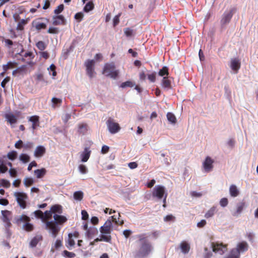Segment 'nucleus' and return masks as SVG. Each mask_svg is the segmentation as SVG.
Returning a JSON list of instances; mask_svg holds the SVG:
<instances>
[{
  "mask_svg": "<svg viewBox=\"0 0 258 258\" xmlns=\"http://www.w3.org/2000/svg\"><path fill=\"white\" fill-rule=\"evenodd\" d=\"M152 196L153 198H155L158 200L163 199V207L164 208L166 207L167 193L164 186L160 185H156L153 188L152 191Z\"/></svg>",
  "mask_w": 258,
  "mask_h": 258,
  "instance_id": "1",
  "label": "nucleus"
},
{
  "mask_svg": "<svg viewBox=\"0 0 258 258\" xmlns=\"http://www.w3.org/2000/svg\"><path fill=\"white\" fill-rule=\"evenodd\" d=\"M153 248L150 242L145 241L140 245V248L136 253V257L143 258L147 256L152 251Z\"/></svg>",
  "mask_w": 258,
  "mask_h": 258,
  "instance_id": "2",
  "label": "nucleus"
},
{
  "mask_svg": "<svg viewBox=\"0 0 258 258\" xmlns=\"http://www.w3.org/2000/svg\"><path fill=\"white\" fill-rule=\"evenodd\" d=\"M102 74L106 77L115 79L118 76L119 71L116 70L114 62L106 63L104 66Z\"/></svg>",
  "mask_w": 258,
  "mask_h": 258,
  "instance_id": "3",
  "label": "nucleus"
},
{
  "mask_svg": "<svg viewBox=\"0 0 258 258\" xmlns=\"http://www.w3.org/2000/svg\"><path fill=\"white\" fill-rule=\"evenodd\" d=\"M235 12V8H232L224 12L221 16L220 20V25L222 28H225L226 26L230 23L231 19Z\"/></svg>",
  "mask_w": 258,
  "mask_h": 258,
  "instance_id": "4",
  "label": "nucleus"
},
{
  "mask_svg": "<svg viewBox=\"0 0 258 258\" xmlns=\"http://www.w3.org/2000/svg\"><path fill=\"white\" fill-rule=\"evenodd\" d=\"M112 231V224L111 221L110 220H107L104 225L100 228V235H104V236L110 237V242H111V236L110 235Z\"/></svg>",
  "mask_w": 258,
  "mask_h": 258,
  "instance_id": "5",
  "label": "nucleus"
},
{
  "mask_svg": "<svg viewBox=\"0 0 258 258\" xmlns=\"http://www.w3.org/2000/svg\"><path fill=\"white\" fill-rule=\"evenodd\" d=\"M14 195L20 208L22 209H25L27 207L26 201L28 199L27 195L24 192H15Z\"/></svg>",
  "mask_w": 258,
  "mask_h": 258,
  "instance_id": "6",
  "label": "nucleus"
},
{
  "mask_svg": "<svg viewBox=\"0 0 258 258\" xmlns=\"http://www.w3.org/2000/svg\"><path fill=\"white\" fill-rule=\"evenodd\" d=\"M45 228L49 231L54 238L56 237L60 230V227L54 223V221L45 222Z\"/></svg>",
  "mask_w": 258,
  "mask_h": 258,
  "instance_id": "7",
  "label": "nucleus"
},
{
  "mask_svg": "<svg viewBox=\"0 0 258 258\" xmlns=\"http://www.w3.org/2000/svg\"><path fill=\"white\" fill-rule=\"evenodd\" d=\"M95 61L93 59H88L85 62L86 68V73L90 79L94 77L96 74L94 71Z\"/></svg>",
  "mask_w": 258,
  "mask_h": 258,
  "instance_id": "8",
  "label": "nucleus"
},
{
  "mask_svg": "<svg viewBox=\"0 0 258 258\" xmlns=\"http://www.w3.org/2000/svg\"><path fill=\"white\" fill-rule=\"evenodd\" d=\"M1 213L2 214V221L5 224V227L6 230H8L12 226V224L11 223L12 212L8 210H3Z\"/></svg>",
  "mask_w": 258,
  "mask_h": 258,
  "instance_id": "9",
  "label": "nucleus"
},
{
  "mask_svg": "<svg viewBox=\"0 0 258 258\" xmlns=\"http://www.w3.org/2000/svg\"><path fill=\"white\" fill-rule=\"evenodd\" d=\"M106 124L109 131L111 134H115L119 132L120 127L118 123L114 121L113 119L109 118L106 121Z\"/></svg>",
  "mask_w": 258,
  "mask_h": 258,
  "instance_id": "10",
  "label": "nucleus"
},
{
  "mask_svg": "<svg viewBox=\"0 0 258 258\" xmlns=\"http://www.w3.org/2000/svg\"><path fill=\"white\" fill-rule=\"evenodd\" d=\"M211 247L213 252L220 254H223L227 250L226 245H223L222 243L212 242Z\"/></svg>",
  "mask_w": 258,
  "mask_h": 258,
  "instance_id": "11",
  "label": "nucleus"
},
{
  "mask_svg": "<svg viewBox=\"0 0 258 258\" xmlns=\"http://www.w3.org/2000/svg\"><path fill=\"white\" fill-rule=\"evenodd\" d=\"M245 207L246 204L244 201L238 203L236 205L235 210L232 211V215L234 217H238Z\"/></svg>",
  "mask_w": 258,
  "mask_h": 258,
  "instance_id": "12",
  "label": "nucleus"
},
{
  "mask_svg": "<svg viewBox=\"0 0 258 258\" xmlns=\"http://www.w3.org/2000/svg\"><path fill=\"white\" fill-rule=\"evenodd\" d=\"M214 160L210 157L208 156L206 158L205 161L203 163V166L206 172L211 171L213 168Z\"/></svg>",
  "mask_w": 258,
  "mask_h": 258,
  "instance_id": "13",
  "label": "nucleus"
},
{
  "mask_svg": "<svg viewBox=\"0 0 258 258\" xmlns=\"http://www.w3.org/2000/svg\"><path fill=\"white\" fill-rule=\"evenodd\" d=\"M248 245L245 241H242L238 243L237 246L234 249H235L238 253L240 255V253H242L248 250Z\"/></svg>",
  "mask_w": 258,
  "mask_h": 258,
  "instance_id": "14",
  "label": "nucleus"
},
{
  "mask_svg": "<svg viewBox=\"0 0 258 258\" xmlns=\"http://www.w3.org/2000/svg\"><path fill=\"white\" fill-rule=\"evenodd\" d=\"M178 247L181 252L184 254H187L190 249V243L188 241L185 240L182 241L180 243Z\"/></svg>",
  "mask_w": 258,
  "mask_h": 258,
  "instance_id": "15",
  "label": "nucleus"
},
{
  "mask_svg": "<svg viewBox=\"0 0 258 258\" xmlns=\"http://www.w3.org/2000/svg\"><path fill=\"white\" fill-rule=\"evenodd\" d=\"M230 67L231 69L237 73L240 68V62L238 58H232L230 61Z\"/></svg>",
  "mask_w": 258,
  "mask_h": 258,
  "instance_id": "16",
  "label": "nucleus"
},
{
  "mask_svg": "<svg viewBox=\"0 0 258 258\" xmlns=\"http://www.w3.org/2000/svg\"><path fill=\"white\" fill-rule=\"evenodd\" d=\"M53 217L54 220V223H55L58 226V225H63L68 220L66 217L58 214H54Z\"/></svg>",
  "mask_w": 258,
  "mask_h": 258,
  "instance_id": "17",
  "label": "nucleus"
},
{
  "mask_svg": "<svg viewBox=\"0 0 258 258\" xmlns=\"http://www.w3.org/2000/svg\"><path fill=\"white\" fill-rule=\"evenodd\" d=\"M52 24L53 25H64L65 24L64 17L61 15L53 16Z\"/></svg>",
  "mask_w": 258,
  "mask_h": 258,
  "instance_id": "18",
  "label": "nucleus"
},
{
  "mask_svg": "<svg viewBox=\"0 0 258 258\" xmlns=\"http://www.w3.org/2000/svg\"><path fill=\"white\" fill-rule=\"evenodd\" d=\"M46 152L45 148L42 146H37L34 153V156L36 158H39L43 156Z\"/></svg>",
  "mask_w": 258,
  "mask_h": 258,
  "instance_id": "19",
  "label": "nucleus"
},
{
  "mask_svg": "<svg viewBox=\"0 0 258 258\" xmlns=\"http://www.w3.org/2000/svg\"><path fill=\"white\" fill-rule=\"evenodd\" d=\"M29 121L32 122V128L35 130L39 126V117L37 115H33L29 117Z\"/></svg>",
  "mask_w": 258,
  "mask_h": 258,
  "instance_id": "20",
  "label": "nucleus"
},
{
  "mask_svg": "<svg viewBox=\"0 0 258 258\" xmlns=\"http://www.w3.org/2000/svg\"><path fill=\"white\" fill-rule=\"evenodd\" d=\"M43 239V237L41 235H37L34 236L31 240L29 245L31 247H35L37 244L41 241Z\"/></svg>",
  "mask_w": 258,
  "mask_h": 258,
  "instance_id": "21",
  "label": "nucleus"
},
{
  "mask_svg": "<svg viewBox=\"0 0 258 258\" xmlns=\"http://www.w3.org/2000/svg\"><path fill=\"white\" fill-rule=\"evenodd\" d=\"M171 79L172 78H170L168 77H163L162 81V86L165 88L169 90L171 88Z\"/></svg>",
  "mask_w": 258,
  "mask_h": 258,
  "instance_id": "22",
  "label": "nucleus"
},
{
  "mask_svg": "<svg viewBox=\"0 0 258 258\" xmlns=\"http://www.w3.org/2000/svg\"><path fill=\"white\" fill-rule=\"evenodd\" d=\"M98 233V230L94 227H90L86 232V235L88 238H92Z\"/></svg>",
  "mask_w": 258,
  "mask_h": 258,
  "instance_id": "23",
  "label": "nucleus"
},
{
  "mask_svg": "<svg viewBox=\"0 0 258 258\" xmlns=\"http://www.w3.org/2000/svg\"><path fill=\"white\" fill-rule=\"evenodd\" d=\"M90 153L91 151L86 148L81 155L82 161L84 162H87L90 156Z\"/></svg>",
  "mask_w": 258,
  "mask_h": 258,
  "instance_id": "24",
  "label": "nucleus"
},
{
  "mask_svg": "<svg viewBox=\"0 0 258 258\" xmlns=\"http://www.w3.org/2000/svg\"><path fill=\"white\" fill-rule=\"evenodd\" d=\"M229 193L231 197H236L239 195V191L235 185L232 184L229 187Z\"/></svg>",
  "mask_w": 258,
  "mask_h": 258,
  "instance_id": "25",
  "label": "nucleus"
},
{
  "mask_svg": "<svg viewBox=\"0 0 258 258\" xmlns=\"http://www.w3.org/2000/svg\"><path fill=\"white\" fill-rule=\"evenodd\" d=\"M50 210L54 214H61L62 213V207L59 205H54L51 206Z\"/></svg>",
  "mask_w": 258,
  "mask_h": 258,
  "instance_id": "26",
  "label": "nucleus"
},
{
  "mask_svg": "<svg viewBox=\"0 0 258 258\" xmlns=\"http://www.w3.org/2000/svg\"><path fill=\"white\" fill-rule=\"evenodd\" d=\"M103 241L106 242H110V237L104 236V235H100V238L95 239L93 241L90 243V245H94L97 242Z\"/></svg>",
  "mask_w": 258,
  "mask_h": 258,
  "instance_id": "27",
  "label": "nucleus"
},
{
  "mask_svg": "<svg viewBox=\"0 0 258 258\" xmlns=\"http://www.w3.org/2000/svg\"><path fill=\"white\" fill-rule=\"evenodd\" d=\"M75 245V240L73 239V237H72L71 233H69L68 234V239L66 241V246L69 249H71V248L72 247H74Z\"/></svg>",
  "mask_w": 258,
  "mask_h": 258,
  "instance_id": "28",
  "label": "nucleus"
},
{
  "mask_svg": "<svg viewBox=\"0 0 258 258\" xmlns=\"http://www.w3.org/2000/svg\"><path fill=\"white\" fill-rule=\"evenodd\" d=\"M46 173V170L44 168L34 170V174L38 178L43 177L45 175Z\"/></svg>",
  "mask_w": 258,
  "mask_h": 258,
  "instance_id": "29",
  "label": "nucleus"
},
{
  "mask_svg": "<svg viewBox=\"0 0 258 258\" xmlns=\"http://www.w3.org/2000/svg\"><path fill=\"white\" fill-rule=\"evenodd\" d=\"M17 65L18 63L16 62L9 61L7 64L3 65V69L5 72H6L8 70L15 68Z\"/></svg>",
  "mask_w": 258,
  "mask_h": 258,
  "instance_id": "30",
  "label": "nucleus"
},
{
  "mask_svg": "<svg viewBox=\"0 0 258 258\" xmlns=\"http://www.w3.org/2000/svg\"><path fill=\"white\" fill-rule=\"evenodd\" d=\"M6 118L7 121L9 122L11 124L15 123L17 120L16 117L12 113L6 114Z\"/></svg>",
  "mask_w": 258,
  "mask_h": 258,
  "instance_id": "31",
  "label": "nucleus"
},
{
  "mask_svg": "<svg viewBox=\"0 0 258 258\" xmlns=\"http://www.w3.org/2000/svg\"><path fill=\"white\" fill-rule=\"evenodd\" d=\"M31 219L30 217L28 216L25 215H22L20 216L19 218L16 219V222L19 224L20 222H25L26 223L29 222L30 221Z\"/></svg>",
  "mask_w": 258,
  "mask_h": 258,
  "instance_id": "32",
  "label": "nucleus"
},
{
  "mask_svg": "<svg viewBox=\"0 0 258 258\" xmlns=\"http://www.w3.org/2000/svg\"><path fill=\"white\" fill-rule=\"evenodd\" d=\"M224 258H240V255L238 253L237 251L233 248L229 253Z\"/></svg>",
  "mask_w": 258,
  "mask_h": 258,
  "instance_id": "33",
  "label": "nucleus"
},
{
  "mask_svg": "<svg viewBox=\"0 0 258 258\" xmlns=\"http://www.w3.org/2000/svg\"><path fill=\"white\" fill-rule=\"evenodd\" d=\"M158 75L161 77H167L168 75H169L168 68L167 67H163L161 69L159 70Z\"/></svg>",
  "mask_w": 258,
  "mask_h": 258,
  "instance_id": "34",
  "label": "nucleus"
},
{
  "mask_svg": "<svg viewBox=\"0 0 258 258\" xmlns=\"http://www.w3.org/2000/svg\"><path fill=\"white\" fill-rule=\"evenodd\" d=\"M216 210V208L215 207H212L206 213L205 215V217L207 219L212 217L215 214Z\"/></svg>",
  "mask_w": 258,
  "mask_h": 258,
  "instance_id": "35",
  "label": "nucleus"
},
{
  "mask_svg": "<svg viewBox=\"0 0 258 258\" xmlns=\"http://www.w3.org/2000/svg\"><path fill=\"white\" fill-rule=\"evenodd\" d=\"M43 214V222L45 223V222L48 221V220L51 218L52 213L50 210L49 211H46Z\"/></svg>",
  "mask_w": 258,
  "mask_h": 258,
  "instance_id": "36",
  "label": "nucleus"
},
{
  "mask_svg": "<svg viewBox=\"0 0 258 258\" xmlns=\"http://www.w3.org/2000/svg\"><path fill=\"white\" fill-rule=\"evenodd\" d=\"M94 8V4L93 2L90 1L87 3L84 8V11L85 12H89L92 10Z\"/></svg>",
  "mask_w": 258,
  "mask_h": 258,
  "instance_id": "37",
  "label": "nucleus"
},
{
  "mask_svg": "<svg viewBox=\"0 0 258 258\" xmlns=\"http://www.w3.org/2000/svg\"><path fill=\"white\" fill-rule=\"evenodd\" d=\"M19 159L20 161H21L23 163H26L28 162H29L30 158L29 155H28L26 154L22 153L20 154L19 156Z\"/></svg>",
  "mask_w": 258,
  "mask_h": 258,
  "instance_id": "38",
  "label": "nucleus"
},
{
  "mask_svg": "<svg viewBox=\"0 0 258 258\" xmlns=\"http://www.w3.org/2000/svg\"><path fill=\"white\" fill-rule=\"evenodd\" d=\"M135 85V83L131 81H127L126 82H123L120 85V87L122 88H124L125 87H133Z\"/></svg>",
  "mask_w": 258,
  "mask_h": 258,
  "instance_id": "39",
  "label": "nucleus"
},
{
  "mask_svg": "<svg viewBox=\"0 0 258 258\" xmlns=\"http://www.w3.org/2000/svg\"><path fill=\"white\" fill-rule=\"evenodd\" d=\"M18 154L15 151H12L7 154V157L9 159L13 161L17 158Z\"/></svg>",
  "mask_w": 258,
  "mask_h": 258,
  "instance_id": "40",
  "label": "nucleus"
},
{
  "mask_svg": "<svg viewBox=\"0 0 258 258\" xmlns=\"http://www.w3.org/2000/svg\"><path fill=\"white\" fill-rule=\"evenodd\" d=\"M83 196H84L83 192L81 191H75L74 193V195H73L74 198L76 200H78V201H81L83 198Z\"/></svg>",
  "mask_w": 258,
  "mask_h": 258,
  "instance_id": "41",
  "label": "nucleus"
},
{
  "mask_svg": "<svg viewBox=\"0 0 258 258\" xmlns=\"http://www.w3.org/2000/svg\"><path fill=\"white\" fill-rule=\"evenodd\" d=\"M34 180L31 177H26L24 179V184L26 187L31 186L34 183Z\"/></svg>",
  "mask_w": 258,
  "mask_h": 258,
  "instance_id": "42",
  "label": "nucleus"
},
{
  "mask_svg": "<svg viewBox=\"0 0 258 258\" xmlns=\"http://www.w3.org/2000/svg\"><path fill=\"white\" fill-rule=\"evenodd\" d=\"M23 229L28 232L32 231L34 230V226L29 222H27L23 225Z\"/></svg>",
  "mask_w": 258,
  "mask_h": 258,
  "instance_id": "43",
  "label": "nucleus"
},
{
  "mask_svg": "<svg viewBox=\"0 0 258 258\" xmlns=\"http://www.w3.org/2000/svg\"><path fill=\"white\" fill-rule=\"evenodd\" d=\"M167 118L169 121H170L172 123H175L176 121V118L175 115L171 113L168 112L167 114Z\"/></svg>",
  "mask_w": 258,
  "mask_h": 258,
  "instance_id": "44",
  "label": "nucleus"
},
{
  "mask_svg": "<svg viewBox=\"0 0 258 258\" xmlns=\"http://www.w3.org/2000/svg\"><path fill=\"white\" fill-rule=\"evenodd\" d=\"M87 131V125L86 123L79 124L78 132L80 133L85 134Z\"/></svg>",
  "mask_w": 258,
  "mask_h": 258,
  "instance_id": "45",
  "label": "nucleus"
},
{
  "mask_svg": "<svg viewBox=\"0 0 258 258\" xmlns=\"http://www.w3.org/2000/svg\"><path fill=\"white\" fill-rule=\"evenodd\" d=\"M213 255L212 252L207 247H205L204 252L203 253L204 258H211Z\"/></svg>",
  "mask_w": 258,
  "mask_h": 258,
  "instance_id": "46",
  "label": "nucleus"
},
{
  "mask_svg": "<svg viewBox=\"0 0 258 258\" xmlns=\"http://www.w3.org/2000/svg\"><path fill=\"white\" fill-rule=\"evenodd\" d=\"M35 27L37 30H40L42 29H45L46 28V25L44 23L36 22Z\"/></svg>",
  "mask_w": 258,
  "mask_h": 258,
  "instance_id": "47",
  "label": "nucleus"
},
{
  "mask_svg": "<svg viewBox=\"0 0 258 258\" xmlns=\"http://www.w3.org/2000/svg\"><path fill=\"white\" fill-rule=\"evenodd\" d=\"M147 77L150 82L154 83L156 81V73L155 72H152L151 74H148Z\"/></svg>",
  "mask_w": 258,
  "mask_h": 258,
  "instance_id": "48",
  "label": "nucleus"
},
{
  "mask_svg": "<svg viewBox=\"0 0 258 258\" xmlns=\"http://www.w3.org/2000/svg\"><path fill=\"white\" fill-rule=\"evenodd\" d=\"M62 254L63 256L69 258H72L76 256V254L75 253L68 251L67 250H63Z\"/></svg>",
  "mask_w": 258,
  "mask_h": 258,
  "instance_id": "49",
  "label": "nucleus"
},
{
  "mask_svg": "<svg viewBox=\"0 0 258 258\" xmlns=\"http://www.w3.org/2000/svg\"><path fill=\"white\" fill-rule=\"evenodd\" d=\"M0 184L1 186L5 188H9L10 187L11 183L10 181L7 179H2L0 181Z\"/></svg>",
  "mask_w": 258,
  "mask_h": 258,
  "instance_id": "50",
  "label": "nucleus"
},
{
  "mask_svg": "<svg viewBox=\"0 0 258 258\" xmlns=\"http://www.w3.org/2000/svg\"><path fill=\"white\" fill-rule=\"evenodd\" d=\"M52 107H55L57 104L60 105L62 103V100L59 98L53 97L51 99Z\"/></svg>",
  "mask_w": 258,
  "mask_h": 258,
  "instance_id": "51",
  "label": "nucleus"
},
{
  "mask_svg": "<svg viewBox=\"0 0 258 258\" xmlns=\"http://www.w3.org/2000/svg\"><path fill=\"white\" fill-rule=\"evenodd\" d=\"M34 147L33 142H27L23 145V148L26 150H31Z\"/></svg>",
  "mask_w": 258,
  "mask_h": 258,
  "instance_id": "52",
  "label": "nucleus"
},
{
  "mask_svg": "<svg viewBox=\"0 0 258 258\" xmlns=\"http://www.w3.org/2000/svg\"><path fill=\"white\" fill-rule=\"evenodd\" d=\"M8 170V167L4 163L2 159H0V172L5 173Z\"/></svg>",
  "mask_w": 258,
  "mask_h": 258,
  "instance_id": "53",
  "label": "nucleus"
},
{
  "mask_svg": "<svg viewBox=\"0 0 258 258\" xmlns=\"http://www.w3.org/2000/svg\"><path fill=\"white\" fill-rule=\"evenodd\" d=\"M37 47L40 50H44L46 47V45L45 43L42 41H39L36 43Z\"/></svg>",
  "mask_w": 258,
  "mask_h": 258,
  "instance_id": "54",
  "label": "nucleus"
},
{
  "mask_svg": "<svg viewBox=\"0 0 258 258\" xmlns=\"http://www.w3.org/2000/svg\"><path fill=\"white\" fill-rule=\"evenodd\" d=\"M27 22V21L24 19L21 20L17 25V29L19 30H23V26L26 24Z\"/></svg>",
  "mask_w": 258,
  "mask_h": 258,
  "instance_id": "55",
  "label": "nucleus"
},
{
  "mask_svg": "<svg viewBox=\"0 0 258 258\" xmlns=\"http://www.w3.org/2000/svg\"><path fill=\"white\" fill-rule=\"evenodd\" d=\"M64 9V6L63 4L59 5L57 8L54 10V13L56 15H58L60 13H61Z\"/></svg>",
  "mask_w": 258,
  "mask_h": 258,
  "instance_id": "56",
  "label": "nucleus"
},
{
  "mask_svg": "<svg viewBox=\"0 0 258 258\" xmlns=\"http://www.w3.org/2000/svg\"><path fill=\"white\" fill-rule=\"evenodd\" d=\"M176 219L175 217L173 216L172 215H168L165 216L164 218V220L165 222H173L175 221Z\"/></svg>",
  "mask_w": 258,
  "mask_h": 258,
  "instance_id": "57",
  "label": "nucleus"
},
{
  "mask_svg": "<svg viewBox=\"0 0 258 258\" xmlns=\"http://www.w3.org/2000/svg\"><path fill=\"white\" fill-rule=\"evenodd\" d=\"M34 214L37 218L41 219L43 221L44 214L41 210H36L34 212Z\"/></svg>",
  "mask_w": 258,
  "mask_h": 258,
  "instance_id": "58",
  "label": "nucleus"
},
{
  "mask_svg": "<svg viewBox=\"0 0 258 258\" xmlns=\"http://www.w3.org/2000/svg\"><path fill=\"white\" fill-rule=\"evenodd\" d=\"M79 169L82 174H86L88 172L87 168L84 164H80L79 166Z\"/></svg>",
  "mask_w": 258,
  "mask_h": 258,
  "instance_id": "59",
  "label": "nucleus"
},
{
  "mask_svg": "<svg viewBox=\"0 0 258 258\" xmlns=\"http://www.w3.org/2000/svg\"><path fill=\"white\" fill-rule=\"evenodd\" d=\"M190 195L192 197L200 198L203 196V194L202 192L192 191L190 192Z\"/></svg>",
  "mask_w": 258,
  "mask_h": 258,
  "instance_id": "60",
  "label": "nucleus"
},
{
  "mask_svg": "<svg viewBox=\"0 0 258 258\" xmlns=\"http://www.w3.org/2000/svg\"><path fill=\"white\" fill-rule=\"evenodd\" d=\"M228 201L227 198H224L221 199L220 201V205L222 207H225L227 206Z\"/></svg>",
  "mask_w": 258,
  "mask_h": 258,
  "instance_id": "61",
  "label": "nucleus"
},
{
  "mask_svg": "<svg viewBox=\"0 0 258 258\" xmlns=\"http://www.w3.org/2000/svg\"><path fill=\"white\" fill-rule=\"evenodd\" d=\"M23 142L22 140H19L15 144V147L17 149H20L23 148Z\"/></svg>",
  "mask_w": 258,
  "mask_h": 258,
  "instance_id": "62",
  "label": "nucleus"
},
{
  "mask_svg": "<svg viewBox=\"0 0 258 258\" xmlns=\"http://www.w3.org/2000/svg\"><path fill=\"white\" fill-rule=\"evenodd\" d=\"M47 32L50 34H57L58 33V28L55 27H50Z\"/></svg>",
  "mask_w": 258,
  "mask_h": 258,
  "instance_id": "63",
  "label": "nucleus"
},
{
  "mask_svg": "<svg viewBox=\"0 0 258 258\" xmlns=\"http://www.w3.org/2000/svg\"><path fill=\"white\" fill-rule=\"evenodd\" d=\"M49 69H50V71L52 72V76L53 77H55L56 76V72L55 71V70H56L55 66L54 64H51L50 66Z\"/></svg>",
  "mask_w": 258,
  "mask_h": 258,
  "instance_id": "64",
  "label": "nucleus"
}]
</instances>
